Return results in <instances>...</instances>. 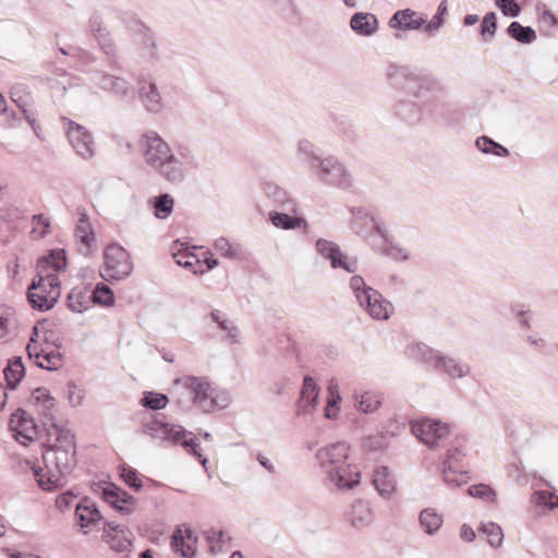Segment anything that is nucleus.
Returning a JSON list of instances; mask_svg holds the SVG:
<instances>
[{
	"label": "nucleus",
	"instance_id": "f257e3e1",
	"mask_svg": "<svg viewBox=\"0 0 558 558\" xmlns=\"http://www.w3.org/2000/svg\"><path fill=\"white\" fill-rule=\"evenodd\" d=\"M140 146L146 165L172 184L183 183L187 170L198 167L196 157L189 147L180 146L178 155H174L170 145L156 132L143 134Z\"/></svg>",
	"mask_w": 558,
	"mask_h": 558
},
{
	"label": "nucleus",
	"instance_id": "c9c22d12",
	"mask_svg": "<svg viewBox=\"0 0 558 558\" xmlns=\"http://www.w3.org/2000/svg\"><path fill=\"white\" fill-rule=\"evenodd\" d=\"M396 113L402 120L410 124H415L421 121L422 112L418 106L409 100L399 101L396 106Z\"/></svg>",
	"mask_w": 558,
	"mask_h": 558
},
{
	"label": "nucleus",
	"instance_id": "2f4dec72",
	"mask_svg": "<svg viewBox=\"0 0 558 558\" xmlns=\"http://www.w3.org/2000/svg\"><path fill=\"white\" fill-rule=\"evenodd\" d=\"M92 303L90 291L86 287H75L68 295V306L72 312L83 313Z\"/></svg>",
	"mask_w": 558,
	"mask_h": 558
},
{
	"label": "nucleus",
	"instance_id": "58836bf2",
	"mask_svg": "<svg viewBox=\"0 0 558 558\" xmlns=\"http://www.w3.org/2000/svg\"><path fill=\"white\" fill-rule=\"evenodd\" d=\"M270 221L275 227L284 230L305 228L307 226L304 218L291 217L290 215L283 213L270 214Z\"/></svg>",
	"mask_w": 558,
	"mask_h": 558
},
{
	"label": "nucleus",
	"instance_id": "e2e57ef3",
	"mask_svg": "<svg viewBox=\"0 0 558 558\" xmlns=\"http://www.w3.org/2000/svg\"><path fill=\"white\" fill-rule=\"evenodd\" d=\"M496 5L506 16L517 17L521 13V7L514 0H496Z\"/></svg>",
	"mask_w": 558,
	"mask_h": 558
},
{
	"label": "nucleus",
	"instance_id": "c03bdc74",
	"mask_svg": "<svg viewBox=\"0 0 558 558\" xmlns=\"http://www.w3.org/2000/svg\"><path fill=\"white\" fill-rule=\"evenodd\" d=\"M215 250L223 257L230 259H238L242 255L241 246L236 243H231L228 239L221 236L215 241Z\"/></svg>",
	"mask_w": 558,
	"mask_h": 558
},
{
	"label": "nucleus",
	"instance_id": "c756f323",
	"mask_svg": "<svg viewBox=\"0 0 558 558\" xmlns=\"http://www.w3.org/2000/svg\"><path fill=\"white\" fill-rule=\"evenodd\" d=\"M373 484L379 495L385 498H389L396 489V482L387 466H379L375 470Z\"/></svg>",
	"mask_w": 558,
	"mask_h": 558
},
{
	"label": "nucleus",
	"instance_id": "aec40b11",
	"mask_svg": "<svg viewBox=\"0 0 558 558\" xmlns=\"http://www.w3.org/2000/svg\"><path fill=\"white\" fill-rule=\"evenodd\" d=\"M336 470L338 473L335 478L331 476V473H326V477L338 489H352L360 484L361 472L355 464L347 461L337 466Z\"/></svg>",
	"mask_w": 558,
	"mask_h": 558
},
{
	"label": "nucleus",
	"instance_id": "c85d7f7f",
	"mask_svg": "<svg viewBox=\"0 0 558 558\" xmlns=\"http://www.w3.org/2000/svg\"><path fill=\"white\" fill-rule=\"evenodd\" d=\"M353 32L361 36H372L378 28V20L372 13L356 12L350 21Z\"/></svg>",
	"mask_w": 558,
	"mask_h": 558
},
{
	"label": "nucleus",
	"instance_id": "8fccbe9b",
	"mask_svg": "<svg viewBox=\"0 0 558 558\" xmlns=\"http://www.w3.org/2000/svg\"><path fill=\"white\" fill-rule=\"evenodd\" d=\"M466 452L464 446L462 444L454 445L451 449L448 450L447 458L444 461V466L449 470L454 469H463L460 464L462 459L465 457Z\"/></svg>",
	"mask_w": 558,
	"mask_h": 558
},
{
	"label": "nucleus",
	"instance_id": "f704fd0d",
	"mask_svg": "<svg viewBox=\"0 0 558 558\" xmlns=\"http://www.w3.org/2000/svg\"><path fill=\"white\" fill-rule=\"evenodd\" d=\"M508 35L521 44H532L536 40V33L531 26H523L519 22H511L507 28Z\"/></svg>",
	"mask_w": 558,
	"mask_h": 558
},
{
	"label": "nucleus",
	"instance_id": "a19ab883",
	"mask_svg": "<svg viewBox=\"0 0 558 558\" xmlns=\"http://www.w3.org/2000/svg\"><path fill=\"white\" fill-rule=\"evenodd\" d=\"M33 399L41 405V413L49 420H53L52 409L54 408V399L50 396L48 389L39 387L33 391Z\"/></svg>",
	"mask_w": 558,
	"mask_h": 558
},
{
	"label": "nucleus",
	"instance_id": "603ef678",
	"mask_svg": "<svg viewBox=\"0 0 558 558\" xmlns=\"http://www.w3.org/2000/svg\"><path fill=\"white\" fill-rule=\"evenodd\" d=\"M497 31V16L495 12H488L482 20L481 36L485 43L490 41Z\"/></svg>",
	"mask_w": 558,
	"mask_h": 558
},
{
	"label": "nucleus",
	"instance_id": "393cba45",
	"mask_svg": "<svg viewBox=\"0 0 558 558\" xmlns=\"http://www.w3.org/2000/svg\"><path fill=\"white\" fill-rule=\"evenodd\" d=\"M347 520L357 531L371 526L374 521V514L369 504L364 500L355 501L347 512Z\"/></svg>",
	"mask_w": 558,
	"mask_h": 558
},
{
	"label": "nucleus",
	"instance_id": "9b49d317",
	"mask_svg": "<svg viewBox=\"0 0 558 558\" xmlns=\"http://www.w3.org/2000/svg\"><path fill=\"white\" fill-rule=\"evenodd\" d=\"M68 140L75 153L84 160L95 156V143L92 134L81 124L63 117L62 118Z\"/></svg>",
	"mask_w": 558,
	"mask_h": 558
},
{
	"label": "nucleus",
	"instance_id": "de8ad7c7",
	"mask_svg": "<svg viewBox=\"0 0 558 558\" xmlns=\"http://www.w3.org/2000/svg\"><path fill=\"white\" fill-rule=\"evenodd\" d=\"M392 313V305L380 294L379 300L368 310V315L377 320H387Z\"/></svg>",
	"mask_w": 558,
	"mask_h": 558
},
{
	"label": "nucleus",
	"instance_id": "4468645a",
	"mask_svg": "<svg viewBox=\"0 0 558 558\" xmlns=\"http://www.w3.org/2000/svg\"><path fill=\"white\" fill-rule=\"evenodd\" d=\"M102 499L122 514H130L134 510L135 498L113 483L99 485Z\"/></svg>",
	"mask_w": 558,
	"mask_h": 558
},
{
	"label": "nucleus",
	"instance_id": "7c9ffc66",
	"mask_svg": "<svg viewBox=\"0 0 558 558\" xmlns=\"http://www.w3.org/2000/svg\"><path fill=\"white\" fill-rule=\"evenodd\" d=\"M263 190L265 195L274 203V205L294 211V203L288 192L282 187L274 182H266Z\"/></svg>",
	"mask_w": 558,
	"mask_h": 558
},
{
	"label": "nucleus",
	"instance_id": "13d9d810",
	"mask_svg": "<svg viewBox=\"0 0 558 558\" xmlns=\"http://www.w3.org/2000/svg\"><path fill=\"white\" fill-rule=\"evenodd\" d=\"M353 214L355 215L356 219H365L368 222H371L372 228L376 231V233L380 235L385 241H387V233L376 217L369 215L366 210L362 208H359Z\"/></svg>",
	"mask_w": 558,
	"mask_h": 558
},
{
	"label": "nucleus",
	"instance_id": "b1692460",
	"mask_svg": "<svg viewBox=\"0 0 558 558\" xmlns=\"http://www.w3.org/2000/svg\"><path fill=\"white\" fill-rule=\"evenodd\" d=\"M197 537L194 535L190 526L182 525L178 527L171 541L173 549L181 554L182 557L192 558L196 551Z\"/></svg>",
	"mask_w": 558,
	"mask_h": 558
},
{
	"label": "nucleus",
	"instance_id": "1a4fd4ad",
	"mask_svg": "<svg viewBox=\"0 0 558 558\" xmlns=\"http://www.w3.org/2000/svg\"><path fill=\"white\" fill-rule=\"evenodd\" d=\"M312 174L322 183L340 189H348L352 184L351 173L333 155L325 156Z\"/></svg>",
	"mask_w": 558,
	"mask_h": 558
},
{
	"label": "nucleus",
	"instance_id": "5fc2aeb1",
	"mask_svg": "<svg viewBox=\"0 0 558 558\" xmlns=\"http://www.w3.org/2000/svg\"><path fill=\"white\" fill-rule=\"evenodd\" d=\"M357 404L360 411L364 413H372L380 407L381 400L379 396L373 392H365L361 396Z\"/></svg>",
	"mask_w": 558,
	"mask_h": 558
},
{
	"label": "nucleus",
	"instance_id": "ddd939ff",
	"mask_svg": "<svg viewBox=\"0 0 558 558\" xmlns=\"http://www.w3.org/2000/svg\"><path fill=\"white\" fill-rule=\"evenodd\" d=\"M90 82L95 87L117 97L125 98L133 95V85L126 78L104 71L93 73Z\"/></svg>",
	"mask_w": 558,
	"mask_h": 558
},
{
	"label": "nucleus",
	"instance_id": "0e129e2a",
	"mask_svg": "<svg viewBox=\"0 0 558 558\" xmlns=\"http://www.w3.org/2000/svg\"><path fill=\"white\" fill-rule=\"evenodd\" d=\"M468 493L472 497L482 499H493L495 497V492L486 484L472 485L469 487Z\"/></svg>",
	"mask_w": 558,
	"mask_h": 558
},
{
	"label": "nucleus",
	"instance_id": "6ab92c4d",
	"mask_svg": "<svg viewBox=\"0 0 558 558\" xmlns=\"http://www.w3.org/2000/svg\"><path fill=\"white\" fill-rule=\"evenodd\" d=\"M132 536V532L123 525L111 522H107L105 525L104 537L114 551L124 553L130 550Z\"/></svg>",
	"mask_w": 558,
	"mask_h": 558
},
{
	"label": "nucleus",
	"instance_id": "bb28decb",
	"mask_svg": "<svg viewBox=\"0 0 558 558\" xmlns=\"http://www.w3.org/2000/svg\"><path fill=\"white\" fill-rule=\"evenodd\" d=\"M318 395L319 388L317 384L311 376H306L303 380L298 414L306 415L311 413L316 407Z\"/></svg>",
	"mask_w": 558,
	"mask_h": 558
},
{
	"label": "nucleus",
	"instance_id": "cd10ccee",
	"mask_svg": "<svg viewBox=\"0 0 558 558\" xmlns=\"http://www.w3.org/2000/svg\"><path fill=\"white\" fill-rule=\"evenodd\" d=\"M75 514L82 529L99 522L102 517L94 501L83 499L75 506Z\"/></svg>",
	"mask_w": 558,
	"mask_h": 558
},
{
	"label": "nucleus",
	"instance_id": "f03ea898",
	"mask_svg": "<svg viewBox=\"0 0 558 558\" xmlns=\"http://www.w3.org/2000/svg\"><path fill=\"white\" fill-rule=\"evenodd\" d=\"M56 442L43 454L45 468L35 470L39 486L45 490H54L64 485V477L75 466V441L71 430L58 427Z\"/></svg>",
	"mask_w": 558,
	"mask_h": 558
},
{
	"label": "nucleus",
	"instance_id": "774afa93",
	"mask_svg": "<svg viewBox=\"0 0 558 558\" xmlns=\"http://www.w3.org/2000/svg\"><path fill=\"white\" fill-rule=\"evenodd\" d=\"M44 323H37L33 327L31 339H34L35 342H45L47 343L49 341V337L52 336V332L44 330Z\"/></svg>",
	"mask_w": 558,
	"mask_h": 558
},
{
	"label": "nucleus",
	"instance_id": "6e6552de",
	"mask_svg": "<svg viewBox=\"0 0 558 558\" xmlns=\"http://www.w3.org/2000/svg\"><path fill=\"white\" fill-rule=\"evenodd\" d=\"M133 270L129 252L118 244L107 246L105 251V265L100 276L106 281H119L128 278Z\"/></svg>",
	"mask_w": 558,
	"mask_h": 558
},
{
	"label": "nucleus",
	"instance_id": "20e7f679",
	"mask_svg": "<svg viewBox=\"0 0 558 558\" xmlns=\"http://www.w3.org/2000/svg\"><path fill=\"white\" fill-rule=\"evenodd\" d=\"M138 433L168 445L183 447L189 453L196 457L206 469L208 459L201 453L199 444L195 435L183 428L181 425L170 424L158 417H154L149 421L143 422Z\"/></svg>",
	"mask_w": 558,
	"mask_h": 558
},
{
	"label": "nucleus",
	"instance_id": "680f3d73",
	"mask_svg": "<svg viewBox=\"0 0 558 558\" xmlns=\"http://www.w3.org/2000/svg\"><path fill=\"white\" fill-rule=\"evenodd\" d=\"M41 263L51 266L54 271L61 270L66 264L64 251L51 252L48 256L43 258Z\"/></svg>",
	"mask_w": 558,
	"mask_h": 558
},
{
	"label": "nucleus",
	"instance_id": "3c124183",
	"mask_svg": "<svg viewBox=\"0 0 558 558\" xmlns=\"http://www.w3.org/2000/svg\"><path fill=\"white\" fill-rule=\"evenodd\" d=\"M447 12V0H442L437 8L436 14L432 17L429 22L426 21V24L424 25L425 32L428 33L429 35H434L435 33H437L441 25L444 24V19Z\"/></svg>",
	"mask_w": 558,
	"mask_h": 558
},
{
	"label": "nucleus",
	"instance_id": "4c0bfd02",
	"mask_svg": "<svg viewBox=\"0 0 558 558\" xmlns=\"http://www.w3.org/2000/svg\"><path fill=\"white\" fill-rule=\"evenodd\" d=\"M150 202L154 207V215L158 219H167L173 211L174 199L168 193L160 194Z\"/></svg>",
	"mask_w": 558,
	"mask_h": 558
},
{
	"label": "nucleus",
	"instance_id": "a878e982",
	"mask_svg": "<svg viewBox=\"0 0 558 558\" xmlns=\"http://www.w3.org/2000/svg\"><path fill=\"white\" fill-rule=\"evenodd\" d=\"M296 153L300 160L306 165L311 173L318 167V163L325 158L320 154V149L316 144L307 138H302L298 142Z\"/></svg>",
	"mask_w": 558,
	"mask_h": 558
},
{
	"label": "nucleus",
	"instance_id": "423d86ee",
	"mask_svg": "<svg viewBox=\"0 0 558 558\" xmlns=\"http://www.w3.org/2000/svg\"><path fill=\"white\" fill-rule=\"evenodd\" d=\"M60 295V280L56 272L46 275L38 272L27 290L31 306L40 312L51 310L58 303Z\"/></svg>",
	"mask_w": 558,
	"mask_h": 558
},
{
	"label": "nucleus",
	"instance_id": "338daca9",
	"mask_svg": "<svg viewBox=\"0 0 558 558\" xmlns=\"http://www.w3.org/2000/svg\"><path fill=\"white\" fill-rule=\"evenodd\" d=\"M50 225L49 221L43 215H34L33 217V233L39 234L40 238H44L48 233Z\"/></svg>",
	"mask_w": 558,
	"mask_h": 558
},
{
	"label": "nucleus",
	"instance_id": "a211bd4d",
	"mask_svg": "<svg viewBox=\"0 0 558 558\" xmlns=\"http://www.w3.org/2000/svg\"><path fill=\"white\" fill-rule=\"evenodd\" d=\"M316 250L324 258L330 260L332 268H343L348 272L356 271V262H349L347 256L341 254L338 244L325 239H319L316 242Z\"/></svg>",
	"mask_w": 558,
	"mask_h": 558
},
{
	"label": "nucleus",
	"instance_id": "7ed1b4c3",
	"mask_svg": "<svg viewBox=\"0 0 558 558\" xmlns=\"http://www.w3.org/2000/svg\"><path fill=\"white\" fill-rule=\"evenodd\" d=\"M172 398L182 411H189L196 405L204 412H209L218 405L215 389L205 377L185 375L173 381Z\"/></svg>",
	"mask_w": 558,
	"mask_h": 558
},
{
	"label": "nucleus",
	"instance_id": "e433bc0d",
	"mask_svg": "<svg viewBox=\"0 0 558 558\" xmlns=\"http://www.w3.org/2000/svg\"><path fill=\"white\" fill-rule=\"evenodd\" d=\"M418 520L422 529L429 535L436 533L444 522L442 515L429 508L421 511Z\"/></svg>",
	"mask_w": 558,
	"mask_h": 558
},
{
	"label": "nucleus",
	"instance_id": "0eeeda50",
	"mask_svg": "<svg viewBox=\"0 0 558 558\" xmlns=\"http://www.w3.org/2000/svg\"><path fill=\"white\" fill-rule=\"evenodd\" d=\"M390 77L404 87L407 90L421 97L426 93L439 88L436 77L428 71L411 66H397L390 72Z\"/></svg>",
	"mask_w": 558,
	"mask_h": 558
},
{
	"label": "nucleus",
	"instance_id": "9d476101",
	"mask_svg": "<svg viewBox=\"0 0 558 558\" xmlns=\"http://www.w3.org/2000/svg\"><path fill=\"white\" fill-rule=\"evenodd\" d=\"M411 430L420 441L432 449L441 446L451 434L448 424L429 418L413 422Z\"/></svg>",
	"mask_w": 558,
	"mask_h": 558
},
{
	"label": "nucleus",
	"instance_id": "72a5a7b5",
	"mask_svg": "<svg viewBox=\"0 0 558 558\" xmlns=\"http://www.w3.org/2000/svg\"><path fill=\"white\" fill-rule=\"evenodd\" d=\"M10 96L12 101L22 110L23 114L31 111L33 97L25 84L19 83L11 87Z\"/></svg>",
	"mask_w": 558,
	"mask_h": 558
},
{
	"label": "nucleus",
	"instance_id": "49530a36",
	"mask_svg": "<svg viewBox=\"0 0 558 558\" xmlns=\"http://www.w3.org/2000/svg\"><path fill=\"white\" fill-rule=\"evenodd\" d=\"M141 50L142 56L147 60L157 61L159 59L158 48L155 38L148 31H145L142 34Z\"/></svg>",
	"mask_w": 558,
	"mask_h": 558
},
{
	"label": "nucleus",
	"instance_id": "4be33fe9",
	"mask_svg": "<svg viewBox=\"0 0 558 558\" xmlns=\"http://www.w3.org/2000/svg\"><path fill=\"white\" fill-rule=\"evenodd\" d=\"M78 221L75 228V236L80 242V253L87 256L92 252L95 242V232L88 220L87 213L84 208H77Z\"/></svg>",
	"mask_w": 558,
	"mask_h": 558
},
{
	"label": "nucleus",
	"instance_id": "09e8293b",
	"mask_svg": "<svg viewBox=\"0 0 558 558\" xmlns=\"http://www.w3.org/2000/svg\"><path fill=\"white\" fill-rule=\"evenodd\" d=\"M168 402L169 398L166 395L153 391L145 392L141 400V404L144 408L151 410H161L166 408Z\"/></svg>",
	"mask_w": 558,
	"mask_h": 558
},
{
	"label": "nucleus",
	"instance_id": "69168bd1",
	"mask_svg": "<svg viewBox=\"0 0 558 558\" xmlns=\"http://www.w3.org/2000/svg\"><path fill=\"white\" fill-rule=\"evenodd\" d=\"M328 391L330 393V398L327 402V407L325 409V416L328 418H336L337 414L335 411L331 410V408L336 407L338 402L341 400L340 395L337 392L336 386H329Z\"/></svg>",
	"mask_w": 558,
	"mask_h": 558
},
{
	"label": "nucleus",
	"instance_id": "f3484780",
	"mask_svg": "<svg viewBox=\"0 0 558 558\" xmlns=\"http://www.w3.org/2000/svg\"><path fill=\"white\" fill-rule=\"evenodd\" d=\"M10 428L14 432L15 439L26 445L37 436V427L34 420L23 410H17L11 415Z\"/></svg>",
	"mask_w": 558,
	"mask_h": 558
},
{
	"label": "nucleus",
	"instance_id": "6e6d98bb",
	"mask_svg": "<svg viewBox=\"0 0 558 558\" xmlns=\"http://www.w3.org/2000/svg\"><path fill=\"white\" fill-rule=\"evenodd\" d=\"M442 475L444 481L451 486H461L468 481L466 471L463 469L453 468L452 470H449L448 468L444 466Z\"/></svg>",
	"mask_w": 558,
	"mask_h": 558
},
{
	"label": "nucleus",
	"instance_id": "79ce46f5",
	"mask_svg": "<svg viewBox=\"0 0 558 558\" xmlns=\"http://www.w3.org/2000/svg\"><path fill=\"white\" fill-rule=\"evenodd\" d=\"M24 366L22 363V359L17 357L13 360L3 371L4 377L9 388L15 389L19 383L22 380L24 376Z\"/></svg>",
	"mask_w": 558,
	"mask_h": 558
},
{
	"label": "nucleus",
	"instance_id": "412c9836",
	"mask_svg": "<svg viewBox=\"0 0 558 558\" xmlns=\"http://www.w3.org/2000/svg\"><path fill=\"white\" fill-rule=\"evenodd\" d=\"M426 24V16L412 9L395 12L389 20V26L402 31H417Z\"/></svg>",
	"mask_w": 558,
	"mask_h": 558
},
{
	"label": "nucleus",
	"instance_id": "473e14b6",
	"mask_svg": "<svg viewBox=\"0 0 558 558\" xmlns=\"http://www.w3.org/2000/svg\"><path fill=\"white\" fill-rule=\"evenodd\" d=\"M209 317L218 327L226 332V338L232 343L240 342V330L234 322L230 320L218 310H214Z\"/></svg>",
	"mask_w": 558,
	"mask_h": 558
},
{
	"label": "nucleus",
	"instance_id": "dca6fc26",
	"mask_svg": "<svg viewBox=\"0 0 558 558\" xmlns=\"http://www.w3.org/2000/svg\"><path fill=\"white\" fill-rule=\"evenodd\" d=\"M89 32L92 33L95 40L98 43L99 48L102 52L108 57L109 64L117 66L118 65V53L116 44L111 37V34L108 32L106 27H104L102 22L99 17H92L88 22Z\"/></svg>",
	"mask_w": 558,
	"mask_h": 558
},
{
	"label": "nucleus",
	"instance_id": "37998d69",
	"mask_svg": "<svg viewBox=\"0 0 558 558\" xmlns=\"http://www.w3.org/2000/svg\"><path fill=\"white\" fill-rule=\"evenodd\" d=\"M35 363L40 368L57 371L62 366V355L57 350L46 349L40 354V360H36Z\"/></svg>",
	"mask_w": 558,
	"mask_h": 558
},
{
	"label": "nucleus",
	"instance_id": "864d4df0",
	"mask_svg": "<svg viewBox=\"0 0 558 558\" xmlns=\"http://www.w3.org/2000/svg\"><path fill=\"white\" fill-rule=\"evenodd\" d=\"M178 265L190 269L193 274H204L205 270L202 268V260H199L194 254H173Z\"/></svg>",
	"mask_w": 558,
	"mask_h": 558
},
{
	"label": "nucleus",
	"instance_id": "a18cd8bd",
	"mask_svg": "<svg viewBox=\"0 0 558 558\" xmlns=\"http://www.w3.org/2000/svg\"><path fill=\"white\" fill-rule=\"evenodd\" d=\"M92 302L110 306L114 303V295L112 290L105 283L99 282L95 286L94 290L90 291Z\"/></svg>",
	"mask_w": 558,
	"mask_h": 558
},
{
	"label": "nucleus",
	"instance_id": "ea45409f",
	"mask_svg": "<svg viewBox=\"0 0 558 558\" xmlns=\"http://www.w3.org/2000/svg\"><path fill=\"white\" fill-rule=\"evenodd\" d=\"M478 533L486 536L487 543L492 547L498 548L504 542L502 529L495 522L489 521L482 523L478 527Z\"/></svg>",
	"mask_w": 558,
	"mask_h": 558
},
{
	"label": "nucleus",
	"instance_id": "39448f33",
	"mask_svg": "<svg viewBox=\"0 0 558 558\" xmlns=\"http://www.w3.org/2000/svg\"><path fill=\"white\" fill-rule=\"evenodd\" d=\"M410 355L430 367L435 373L451 379H461L468 376L471 371L469 364L435 350L425 343H417L411 347Z\"/></svg>",
	"mask_w": 558,
	"mask_h": 558
},
{
	"label": "nucleus",
	"instance_id": "bf43d9fd",
	"mask_svg": "<svg viewBox=\"0 0 558 558\" xmlns=\"http://www.w3.org/2000/svg\"><path fill=\"white\" fill-rule=\"evenodd\" d=\"M120 476L128 486L135 489L136 492L143 487L141 480L137 477V472L132 468L122 466Z\"/></svg>",
	"mask_w": 558,
	"mask_h": 558
},
{
	"label": "nucleus",
	"instance_id": "2eb2a0df",
	"mask_svg": "<svg viewBox=\"0 0 558 558\" xmlns=\"http://www.w3.org/2000/svg\"><path fill=\"white\" fill-rule=\"evenodd\" d=\"M138 96L144 108L158 113L162 110L163 104L156 82L148 75H140L137 80Z\"/></svg>",
	"mask_w": 558,
	"mask_h": 558
},
{
	"label": "nucleus",
	"instance_id": "052dcab7",
	"mask_svg": "<svg viewBox=\"0 0 558 558\" xmlns=\"http://www.w3.org/2000/svg\"><path fill=\"white\" fill-rule=\"evenodd\" d=\"M536 11L539 14V23L547 27H554L558 25V20L555 14L544 3L536 5Z\"/></svg>",
	"mask_w": 558,
	"mask_h": 558
},
{
	"label": "nucleus",
	"instance_id": "5701e85b",
	"mask_svg": "<svg viewBox=\"0 0 558 558\" xmlns=\"http://www.w3.org/2000/svg\"><path fill=\"white\" fill-rule=\"evenodd\" d=\"M350 288L359 305L368 314V310L379 300L380 293L367 286L361 276L351 277Z\"/></svg>",
	"mask_w": 558,
	"mask_h": 558
},
{
	"label": "nucleus",
	"instance_id": "f8f14e48",
	"mask_svg": "<svg viewBox=\"0 0 558 558\" xmlns=\"http://www.w3.org/2000/svg\"><path fill=\"white\" fill-rule=\"evenodd\" d=\"M349 452L350 447L345 442L339 441L317 450L316 459L325 474L331 473L335 478L338 473L336 468L348 461Z\"/></svg>",
	"mask_w": 558,
	"mask_h": 558
},
{
	"label": "nucleus",
	"instance_id": "4d7b16f0",
	"mask_svg": "<svg viewBox=\"0 0 558 558\" xmlns=\"http://www.w3.org/2000/svg\"><path fill=\"white\" fill-rule=\"evenodd\" d=\"M206 539L211 553H219L222 550V544L226 542V533L223 531L210 530L206 532Z\"/></svg>",
	"mask_w": 558,
	"mask_h": 558
}]
</instances>
